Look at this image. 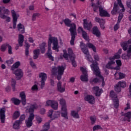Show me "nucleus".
I'll use <instances>...</instances> for the list:
<instances>
[{
  "label": "nucleus",
  "mask_w": 131,
  "mask_h": 131,
  "mask_svg": "<svg viewBox=\"0 0 131 131\" xmlns=\"http://www.w3.org/2000/svg\"><path fill=\"white\" fill-rule=\"evenodd\" d=\"M52 43L53 45L52 49L56 51V52H59V48L60 46H59V42H58V38L55 37H50L48 40V50L47 53L48 58L49 60L51 61H54V57L52 56Z\"/></svg>",
  "instance_id": "f257e3e1"
},
{
  "label": "nucleus",
  "mask_w": 131,
  "mask_h": 131,
  "mask_svg": "<svg viewBox=\"0 0 131 131\" xmlns=\"http://www.w3.org/2000/svg\"><path fill=\"white\" fill-rule=\"evenodd\" d=\"M63 22L66 26L70 27L69 31L71 33V40L70 41L71 45H74V40H75V36L77 35L76 32V25L74 23H71V20L68 18H66L63 20Z\"/></svg>",
  "instance_id": "f03ea898"
},
{
  "label": "nucleus",
  "mask_w": 131,
  "mask_h": 131,
  "mask_svg": "<svg viewBox=\"0 0 131 131\" xmlns=\"http://www.w3.org/2000/svg\"><path fill=\"white\" fill-rule=\"evenodd\" d=\"M35 109H37V105H36V104L31 105V106L29 109V112L30 113V116L28 120H26V124L27 127L32 126V120L34 119V115L33 114V112H34V110H35Z\"/></svg>",
  "instance_id": "7ed1b4c3"
},
{
  "label": "nucleus",
  "mask_w": 131,
  "mask_h": 131,
  "mask_svg": "<svg viewBox=\"0 0 131 131\" xmlns=\"http://www.w3.org/2000/svg\"><path fill=\"white\" fill-rule=\"evenodd\" d=\"M98 63H93L91 65V68L93 71V73L95 74L96 76L99 77L100 79L102 80V86H104L105 85V82H104V78L102 75H101V72H100V69H99V67L98 66Z\"/></svg>",
  "instance_id": "20e7f679"
},
{
  "label": "nucleus",
  "mask_w": 131,
  "mask_h": 131,
  "mask_svg": "<svg viewBox=\"0 0 131 131\" xmlns=\"http://www.w3.org/2000/svg\"><path fill=\"white\" fill-rule=\"evenodd\" d=\"M65 70V67L64 66H58L57 69L56 67H53L51 70V72L53 75H55L56 73L57 72L58 75L57 76V79L58 80H60L62 78V75L64 73V71Z\"/></svg>",
  "instance_id": "39448f33"
},
{
  "label": "nucleus",
  "mask_w": 131,
  "mask_h": 131,
  "mask_svg": "<svg viewBox=\"0 0 131 131\" xmlns=\"http://www.w3.org/2000/svg\"><path fill=\"white\" fill-rule=\"evenodd\" d=\"M9 10L6 9V8L4 7H0V18L2 19H6V21L10 22V21H11V18L6 15L9 14Z\"/></svg>",
  "instance_id": "423d86ee"
},
{
  "label": "nucleus",
  "mask_w": 131,
  "mask_h": 131,
  "mask_svg": "<svg viewBox=\"0 0 131 131\" xmlns=\"http://www.w3.org/2000/svg\"><path fill=\"white\" fill-rule=\"evenodd\" d=\"M110 96L114 102V105L115 108L117 109L119 106V100L117 98V94H115L114 91H111L110 92Z\"/></svg>",
  "instance_id": "0eeeda50"
},
{
  "label": "nucleus",
  "mask_w": 131,
  "mask_h": 131,
  "mask_svg": "<svg viewBox=\"0 0 131 131\" xmlns=\"http://www.w3.org/2000/svg\"><path fill=\"white\" fill-rule=\"evenodd\" d=\"M11 14L13 18V28L15 29L17 25L18 18H19V14L16 13V11L15 10H11Z\"/></svg>",
  "instance_id": "6e6552de"
},
{
  "label": "nucleus",
  "mask_w": 131,
  "mask_h": 131,
  "mask_svg": "<svg viewBox=\"0 0 131 131\" xmlns=\"http://www.w3.org/2000/svg\"><path fill=\"white\" fill-rule=\"evenodd\" d=\"M80 70L83 74L80 76L81 81H89V79L88 78V71H86V69L83 68H80Z\"/></svg>",
  "instance_id": "1a4fd4ad"
},
{
  "label": "nucleus",
  "mask_w": 131,
  "mask_h": 131,
  "mask_svg": "<svg viewBox=\"0 0 131 131\" xmlns=\"http://www.w3.org/2000/svg\"><path fill=\"white\" fill-rule=\"evenodd\" d=\"M18 42L19 45H16V46L15 48V50H18V49H19V46H23V42H24V36L23 35L19 34L18 35Z\"/></svg>",
  "instance_id": "9d476101"
},
{
  "label": "nucleus",
  "mask_w": 131,
  "mask_h": 131,
  "mask_svg": "<svg viewBox=\"0 0 131 131\" xmlns=\"http://www.w3.org/2000/svg\"><path fill=\"white\" fill-rule=\"evenodd\" d=\"M82 51L83 52V54L85 55L86 58H87V60L89 61V62H91V63L94 62V60H93V58H92V57L90 55V52H89V50L86 48H85L84 49H82Z\"/></svg>",
  "instance_id": "9b49d317"
},
{
  "label": "nucleus",
  "mask_w": 131,
  "mask_h": 131,
  "mask_svg": "<svg viewBox=\"0 0 131 131\" xmlns=\"http://www.w3.org/2000/svg\"><path fill=\"white\" fill-rule=\"evenodd\" d=\"M6 108H2L0 109V119L2 123H5L6 120Z\"/></svg>",
  "instance_id": "f8f14e48"
},
{
  "label": "nucleus",
  "mask_w": 131,
  "mask_h": 131,
  "mask_svg": "<svg viewBox=\"0 0 131 131\" xmlns=\"http://www.w3.org/2000/svg\"><path fill=\"white\" fill-rule=\"evenodd\" d=\"M48 116L50 117L52 119H55V118H58L59 117V115L58 112H54L53 110H50L48 112Z\"/></svg>",
  "instance_id": "ddd939ff"
},
{
  "label": "nucleus",
  "mask_w": 131,
  "mask_h": 131,
  "mask_svg": "<svg viewBox=\"0 0 131 131\" xmlns=\"http://www.w3.org/2000/svg\"><path fill=\"white\" fill-rule=\"evenodd\" d=\"M95 20L96 22L99 23L101 28L104 29L105 28V20L103 18H100L98 17H95Z\"/></svg>",
  "instance_id": "4468645a"
},
{
  "label": "nucleus",
  "mask_w": 131,
  "mask_h": 131,
  "mask_svg": "<svg viewBox=\"0 0 131 131\" xmlns=\"http://www.w3.org/2000/svg\"><path fill=\"white\" fill-rule=\"evenodd\" d=\"M123 17V13H120L118 16V22L116 25H115L114 29L115 31H116V30H118V28H119V24L120 23V21H121V19Z\"/></svg>",
  "instance_id": "2eb2a0df"
},
{
  "label": "nucleus",
  "mask_w": 131,
  "mask_h": 131,
  "mask_svg": "<svg viewBox=\"0 0 131 131\" xmlns=\"http://www.w3.org/2000/svg\"><path fill=\"white\" fill-rule=\"evenodd\" d=\"M84 28L87 29V30H91L92 27H93V24L91 21L88 22L86 19L83 20Z\"/></svg>",
  "instance_id": "dca6fc26"
},
{
  "label": "nucleus",
  "mask_w": 131,
  "mask_h": 131,
  "mask_svg": "<svg viewBox=\"0 0 131 131\" xmlns=\"http://www.w3.org/2000/svg\"><path fill=\"white\" fill-rule=\"evenodd\" d=\"M99 13L101 17H110V15L108 14V12L102 7H99Z\"/></svg>",
  "instance_id": "f3484780"
},
{
  "label": "nucleus",
  "mask_w": 131,
  "mask_h": 131,
  "mask_svg": "<svg viewBox=\"0 0 131 131\" xmlns=\"http://www.w3.org/2000/svg\"><path fill=\"white\" fill-rule=\"evenodd\" d=\"M84 100L87 101L90 104H94L95 98H94L93 96L87 95L84 97Z\"/></svg>",
  "instance_id": "a211bd4d"
},
{
  "label": "nucleus",
  "mask_w": 131,
  "mask_h": 131,
  "mask_svg": "<svg viewBox=\"0 0 131 131\" xmlns=\"http://www.w3.org/2000/svg\"><path fill=\"white\" fill-rule=\"evenodd\" d=\"M93 91L94 92L97 97H100V96H101V94H102V90L99 89V87L98 86L93 87Z\"/></svg>",
  "instance_id": "6ab92c4d"
},
{
  "label": "nucleus",
  "mask_w": 131,
  "mask_h": 131,
  "mask_svg": "<svg viewBox=\"0 0 131 131\" xmlns=\"http://www.w3.org/2000/svg\"><path fill=\"white\" fill-rule=\"evenodd\" d=\"M19 96L21 99V101L23 105H26V95H25V93L24 92H20Z\"/></svg>",
  "instance_id": "aec40b11"
},
{
  "label": "nucleus",
  "mask_w": 131,
  "mask_h": 131,
  "mask_svg": "<svg viewBox=\"0 0 131 131\" xmlns=\"http://www.w3.org/2000/svg\"><path fill=\"white\" fill-rule=\"evenodd\" d=\"M92 32L94 35H96L97 37H100L101 36V32L100 30L98 29V27H94L93 28Z\"/></svg>",
  "instance_id": "412c9836"
},
{
  "label": "nucleus",
  "mask_w": 131,
  "mask_h": 131,
  "mask_svg": "<svg viewBox=\"0 0 131 131\" xmlns=\"http://www.w3.org/2000/svg\"><path fill=\"white\" fill-rule=\"evenodd\" d=\"M115 78V79L118 80V79H122L125 77V74L122 73H119L117 74V73H115L114 74Z\"/></svg>",
  "instance_id": "4be33fe9"
},
{
  "label": "nucleus",
  "mask_w": 131,
  "mask_h": 131,
  "mask_svg": "<svg viewBox=\"0 0 131 131\" xmlns=\"http://www.w3.org/2000/svg\"><path fill=\"white\" fill-rule=\"evenodd\" d=\"M39 47L41 54H45V53H46V47H47V43L46 42H43L39 45Z\"/></svg>",
  "instance_id": "5701e85b"
},
{
  "label": "nucleus",
  "mask_w": 131,
  "mask_h": 131,
  "mask_svg": "<svg viewBox=\"0 0 131 131\" xmlns=\"http://www.w3.org/2000/svg\"><path fill=\"white\" fill-rule=\"evenodd\" d=\"M57 91L60 93L65 92V87H62V83L60 81L57 83Z\"/></svg>",
  "instance_id": "b1692460"
},
{
  "label": "nucleus",
  "mask_w": 131,
  "mask_h": 131,
  "mask_svg": "<svg viewBox=\"0 0 131 131\" xmlns=\"http://www.w3.org/2000/svg\"><path fill=\"white\" fill-rule=\"evenodd\" d=\"M124 116V120L130 122L131 119V112H128L127 113H125Z\"/></svg>",
  "instance_id": "393cba45"
},
{
  "label": "nucleus",
  "mask_w": 131,
  "mask_h": 131,
  "mask_svg": "<svg viewBox=\"0 0 131 131\" xmlns=\"http://www.w3.org/2000/svg\"><path fill=\"white\" fill-rule=\"evenodd\" d=\"M60 104L61 105V110L62 111H66V101H65V100L64 99H61L60 100Z\"/></svg>",
  "instance_id": "a878e982"
},
{
  "label": "nucleus",
  "mask_w": 131,
  "mask_h": 131,
  "mask_svg": "<svg viewBox=\"0 0 131 131\" xmlns=\"http://www.w3.org/2000/svg\"><path fill=\"white\" fill-rule=\"evenodd\" d=\"M14 73L16 75V76H18V77H19V78H21V77L23 76V72H22V70L20 69H17Z\"/></svg>",
  "instance_id": "bb28decb"
},
{
  "label": "nucleus",
  "mask_w": 131,
  "mask_h": 131,
  "mask_svg": "<svg viewBox=\"0 0 131 131\" xmlns=\"http://www.w3.org/2000/svg\"><path fill=\"white\" fill-rule=\"evenodd\" d=\"M119 10V7H118V5L117 4H116V3H115L113 9L112 11V14H113V15L116 14L117 12H118Z\"/></svg>",
  "instance_id": "cd10ccee"
},
{
  "label": "nucleus",
  "mask_w": 131,
  "mask_h": 131,
  "mask_svg": "<svg viewBox=\"0 0 131 131\" xmlns=\"http://www.w3.org/2000/svg\"><path fill=\"white\" fill-rule=\"evenodd\" d=\"M17 29L19 31H20L21 33H24V32H25V28L21 24L17 25Z\"/></svg>",
  "instance_id": "c85d7f7f"
},
{
  "label": "nucleus",
  "mask_w": 131,
  "mask_h": 131,
  "mask_svg": "<svg viewBox=\"0 0 131 131\" xmlns=\"http://www.w3.org/2000/svg\"><path fill=\"white\" fill-rule=\"evenodd\" d=\"M20 121L17 120L13 124V128L14 129H19L20 128V124H21Z\"/></svg>",
  "instance_id": "c756f323"
},
{
  "label": "nucleus",
  "mask_w": 131,
  "mask_h": 131,
  "mask_svg": "<svg viewBox=\"0 0 131 131\" xmlns=\"http://www.w3.org/2000/svg\"><path fill=\"white\" fill-rule=\"evenodd\" d=\"M118 2V4L119 5V7L121 8L120 10V12H125V8H124V6H123V4H122V3L121 2V0H117Z\"/></svg>",
  "instance_id": "7c9ffc66"
},
{
  "label": "nucleus",
  "mask_w": 131,
  "mask_h": 131,
  "mask_svg": "<svg viewBox=\"0 0 131 131\" xmlns=\"http://www.w3.org/2000/svg\"><path fill=\"white\" fill-rule=\"evenodd\" d=\"M33 59L35 60L37 59L38 58V56H39V49H36L33 51Z\"/></svg>",
  "instance_id": "2f4dec72"
},
{
  "label": "nucleus",
  "mask_w": 131,
  "mask_h": 131,
  "mask_svg": "<svg viewBox=\"0 0 131 131\" xmlns=\"http://www.w3.org/2000/svg\"><path fill=\"white\" fill-rule=\"evenodd\" d=\"M39 77L41 78V80H42V81H43V80H47V78H48L47 74L45 73H41L39 74Z\"/></svg>",
  "instance_id": "473e14b6"
},
{
  "label": "nucleus",
  "mask_w": 131,
  "mask_h": 131,
  "mask_svg": "<svg viewBox=\"0 0 131 131\" xmlns=\"http://www.w3.org/2000/svg\"><path fill=\"white\" fill-rule=\"evenodd\" d=\"M111 61L108 62V63L106 65V68L107 69H112V65L115 64V61L113 60H110Z\"/></svg>",
  "instance_id": "72a5a7b5"
},
{
  "label": "nucleus",
  "mask_w": 131,
  "mask_h": 131,
  "mask_svg": "<svg viewBox=\"0 0 131 131\" xmlns=\"http://www.w3.org/2000/svg\"><path fill=\"white\" fill-rule=\"evenodd\" d=\"M12 103L14 104V105H19L21 103V100L16 98H12L11 99Z\"/></svg>",
  "instance_id": "f704fd0d"
},
{
  "label": "nucleus",
  "mask_w": 131,
  "mask_h": 131,
  "mask_svg": "<svg viewBox=\"0 0 131 131\" xmlns=\"http://www.w3.org/2000/svg\"><path fill=\"white\" fill-rule=\"evenodd\" d=\"M20 63L19 61H17L14 63L13 66L11 67V70H12V71H14V70L18 68V67L20 66Z\"/></svg>",
  "instance_id": "c9c22d12"
},
{
  "label": "nucleus",
  "mask_w": 131,
  "mask_h": 131,
  "mask_svg": "<svg viewBox=\"0 0 131 131\" xmlns=\"http://www.w3.org/2000/svg\"><path fill=\"white\" fill-rule=\"evenodd\" d=\"M71 114L74 118H79V115H78V113L77 112H75L74 111H72L71 112Z\"/></svg>",
  "instance_id": "e433bc0d"
},
{
  "label": "nucleus",
  "mask_w": 131,
  "mask_h": 131,
  "mask_svg": "<svg viewBox=\"0 0 131 131\" xmlns=\"http://www.w3.org/2000/svg\"><path fill=\"white\" fill-rule=\"evenodd\" d=\"M118 85H119L120 87L122 88L123 89H124L125 86H126V82L124 81H119L117 83Z\"/></svg>",
  "instance_id": "4c0bfd02"
},
{
  "label": "nucleus",
  "mask_w": 131,
  "mask_h": 131,
  "mask_svg": "<svg viewBox=\"0 0 131 131\" xmlns=\"http://www.w3.org/2000/svg\"><path fill=\"white\" fill-rule=\"evenodd\" d=\"M8 46H9V44L8 43H4L3 44L0 48V50L1 51V52H5L6 50H7V48H8Z\"/></svg>",
  "instance_id": "58836bf2"
},
{
  "label": "nucleus",
  "mask_w": 131,
  "mask_h": 131,
  "mask_svg": "<svg viewBox=\"0 0 131 131\" xmlns=\"http://www.w3.org/2000/svg\"><path fill=\"white\" fill-rule=\"evenodd\" d=\"M87 46L89 48V49H92V50H93V52H94L95 53L97 52L96 47H95L94 45L92 44V43H87Z\"/></svg>",
  "instance_id": "ea45409f"
},
{
  "label": "nucleus",
  "mask_w": 131,
  "mask_h": 131,
  "mask_svg": "<svg viewBox=\"0 0 131 131\" xmlns=\"http://www.w3.org/2000/svg\"><path fill=\"white\" fill-rule=\"evenodd\" d=\"M63 112H61V116L62 117H64L66 118V119H68V113H67V108H66V111H62Z\"/></svg>",
  "instance_id": "a19ab883"
},
{
  "label": "nucleus",
  "mask_w": 131,
  "mask_h": 131,
  "mask_svg": "<svg viewBox=\"0 0 131 131\" xmlns=\"http://www.w3.org/2000/svg\"><path fill=\"white\" fill-rule=\"evenodd\" d=\"M68 53H69V58L71 59L72 56L75 57V55L73 54V52L72 51V49L71 48L68 49Z\"/></svg>",
  "instance_id": "79ce46f5"
},
{
  "label": "nucleus",
  "mask_w": 131,
  "mask_h": 131,
  "mask_svg": "<svg viewBox=\"0 0 131 131\" xmlns=\"http://www.w3.org/2000/svg\"><path fill=\"white\" fill-rule=\"evenodd\" d=\"M51 107L53 109H54V110H57V109H58V102L56 101H53Z\"/></svg>",
  "instance_id": "37998d69"
},
{
  "label": "nucleus",
  "mask_w": 131,
  "mask_h": 131,
  "mask_svg": "<svg viewBox=\"0 0 131 131\" xmlns=\"http://www.w3.org/2000/svg\"><path fill=\"white\" fill-rule=\"evenodd\" d=\"M11 86L12 88L13 91H15L16 86V80L12 79L11 80Z\"/></svg>",
  "instance_id": "c03bdc74"
},
{
  "label": "nucleus",
  "mask_w": 131,
  "mask_h": 131,
  "mask_svg": "<svg viewBox=\"0 0 131 131\" xmlns=\"http://www.w3.org/2000/svg\"><path fill=\"white\" fill-rule=\"evenodd\" d=\"M70 59V60H71V61L72 62V64L73 66L74 67H76V62L75 61V57H74L73 56Z\"/></svg>",
  "instance_id": "a18cd8bd"
},
{
  "label": "nucleus",
  "mask_w": 131,
  "mask_h": 131,
  "mask_svg": "<svg viewBox=\"0 0 131 131\" xmlns=\"http://www.w3.org/2000/svg\"><path fill=\"white\" fill-rule=\"evenodd\" d=\"M19 116H20V112L16 111L13 115V119H17Z\"/></svg>",
  "instance_id": "49530a36"
},
{
  "label": "nucleus",
  "mask_w": 131,
  "mask_h": 131,
  "mask_svg": "<svg viewBox=\"0 0 131 131\" xmlns=\"http://www.w3.org/2000/svg\"><path fill=\"white\" fill-rule=\"evenodd\" d=\"M39 16H40V14L39 13H34L32 15V21H35L36 20V17H39Z\"/></svg>",
  "instance_id": "de8ad7c7"
},
{
  "label": "nucleus",
  "mask_w": 131,
  "mask_h": 131,
  "mask_svg": "<svg viewBox=\"0 0 131 131\" xmlns=\"http://www.w3.org/2000/svg\"><path fill=\"white\" fill-rule=\"evenodd\" d=\"M82 37L84 38V39H85L86 40H89V36H88V33L85 31H83L82 33Z\"/></svg>",
  "instance_id": "09e8293b"
},
{
  "label": "nucleus",
  "mask_w": 131,
  "mask_h": 131,
  "mask_svg": "<svg viewBox=\"0 0 131 131\" xmlns=\"http://www.w3.org/2000/svg\"><path fill=\"white\" fill-rule=\"evenodd\" d=\"M92 7L93 8V10L94 12H98V10H99V8L97 5H95L94 3H92Z\"/></svg>",
  "instance_id": "8fccbe9b"
},
{
  "label": "nucleus",
  "mask_w": 131,
  "mask_h": 131,
  "mask_svg": "<svg viewBox=\"0 0 131 131\" xmlns=\"http://www.w3.org/2000/svg\"><path fill=\"white\" fill-rule=\"evenodd\" d=\"M115 86V91L116 92V93H120V92H121V87H120L118 84H117Z\"/></svg>",
  "instance_id": "3c124183"
},
{
  "label": "nucleus",
  "mask_w": 131,
  "mask_h": 131,
  "mask_svg": "<svg viewBox=\"0 0 131 131\" xmlns=\"http://www.w3.org/2000/svg\"><path fill=\"white\" fill-rule=\"evenodd\" d=\"M119 58H120V55L118 54H116L113 56V57H110V60H113V61H114L115 59H119Z\"/></svg>",
  "instance_id": "603ef678"
},
{
  "label": "nucleus",
  "mask_w": 131,
  "mask_h": 131,
  "mask_svg": "<svg viewBox=\"0 0 131 131\" xmlns=\"http://www.w3.org/2000/svg\"><path fill=\"white\" fill-rule=\"evenodd\" d=\"M90 120L91 121L92 124H94L96 123V120H97V119L96 118V117L95 116H91L90 117Z\"/></svg>",
  "instance_id": "864d4df0"
},
{
  "label": "nucleus",
  "mask_w": 131,
  "mask_h": 131,
  "mask_svg": "<svg viewBox=\"0 0 131 131\" xmlns=\"http://www.w3.org/2000/svg\"><path fill=\"white\" fill-rule=\"evenodd\" d=\"M131 0H130L129 1H127L126 2V6L127 7V8H128L129 9H130V10H128V13L129 14H131Z\"/></svg>",
  "instance_id": "5fc2aeb1"
},
{
  "label": "nucleus",
  "mask_w": 131,
  "mask_h": 131,
  "mask_svg": "<svg viewBox=\"0 0 131 131\" xmlns=\"http://www.w3.org/2000/svg\"><path fill=\"white\" fill-rule=\"evenodd\" d=\"M30 64L32 67V68H36V66L34 62L32 60V58H30Z\"/></svg>",
  "instance_id": "6e6d98bb"
},
{
  "label": "nucleus",
  "mask_w": 131,
  "mask_h": 131,
  "mask_svg": "<svg viewBox=\"0 0 131 131\" xmlns=\"http://www.w3.org/2000/svg\"><path fill=\"white\" fill-rule=\"evenodd\" d=\"M131 56V45L129 46L128 50L127 51V57L129 58Z\"/></svg>",
  "instance_id": "4d7b16f0"
},
{
  "label": "nucleus",
  "mask_w": 131,
  "mask_h": 131,
  "mask_svg": "<svg viewBox=\"0 0 131 131\" xmlns=\"http://www.w3.org/2000/svg\"><path fill=\"white\" fill-rule=\"evenodd\" d=\"M7 48H8V54H9V55L13 54V51H12V46L9 45H8Z\"/></svg>",
  "instance_id": "13d9d810"
},
{
  "label": "nucleus",
  "mask_w": 131,
  "mask_h": 131,
  "mask_svg": "<svg viewBox=\"0 0 131 131\" xmlns=\"http://www.w3.org/2000/svg\"><path fill=\"white\" fill-rule=\"evenodd\" d=\"M93 130H97L98 129H102V127L99 125H95L93 128Z\"/></svg>",
  "instance_id": "bf43d9fd"
},
{
  "label": "nucleus",
  "mask_w": 131,
  "mask_h": 131,
  "mask_svg": "<svg viewBox=\"0 0 131 131\" xmlns=\"http://www.w3.org/2000/svg\"><path fill=\"white\" fill-rule=\"evenodd\" d=\"M25 115H22L20 118H19V120H18V121H19V122H20V123H22V121H23L24 120H25Z\"/></svg>",
  "instance_id": "052dcab7"
},
{
  "label": "nucleus",
  "mask_w": 131,
  "mask_h": 131,
  "mask_svg": "<svg viewBox=\"0 0 131 131\" xmlns=\"http://www.w3.org/2000/svg\"><path fill=\"white\" fill-rule=\"evenodd\" d=\"M6 62L8 65H11V64H13L14 63V59L11 58L10 60H7Z\"/></svg>",
  "instance_id": "680f3d73"
},
{
  "label": "nucleus",
  "mask_w": 131,
  "mask_h": 131,
  "mask_svg": "<svg viewBox=\"0 0 131 131\" xmlns=\"http://www.w3.org/2000/svg\"><path fill=\"white\" fill-rule=\"evenodd\" d=\"M54 100H48L46 102V106H51L53 103Z\"/></svg>",
  "instance_id": "e2e57ef3"
},
{
  "label": "nucleus",
  "mask_w": 131,
  "mask_h": 131,
  "mask_svg": "<svg viewBox=\"0 0 131 131\" xmlns=\"http://www.w3.org/2000/svg\"><path fill=\"white\" fill-rule=\"evenodd\" d=\"M94 58L95 61H99L100 57H99V55L97 53H95L94 55Z\"/></svg>",
  "instance_id": "0e129e2a"
},
{
  "label": "nucleus",
  "mask_w": 131,
  "mask_h": 131,
  "mask_svg": "<svg viewBox=\"0 0 131 131\" xmlns=\"http://www.w3.org/2000/svg\"><path fill=\"white\" fill-rule=\"evenodd\" d=\"M32 91H37L38 90V88L37 87V85L35 84L34 85L32 88H31Z\"/></svg>",
  "instance_id": "69168bd1"
},
{
  "label": "nucleus",
  "mask_w": 131,
  "mask_h": 131,
  "mask_svg": "<svg viewBox=\"0 0 131 131\" xmlns=\"http://www.w3.org/2000/svg\"><path fill=\"white\" fill-rule=\"evenodd\" d=\"M84 31L82 28L80 27L78 28V33H82Z\"/></svg>",
  "instance_id": "338daca9"
},
{
  "label": "nucleus",
  "mask_w": 131,
  "mask_h": 131,
  "mask_svg": "<svg viewBox=\"0 0 131 131\" xmlns=\"http://www.w3.org/2000/svg\"><path fill=\"white\" fill-rule=\"evenodd\" d=\"M68 56H69V54L67 53H64L63 55V57L65 58L66 60H68Z\"/></svg>",
  "instance_id": "774afa93"
}]
</instances>
